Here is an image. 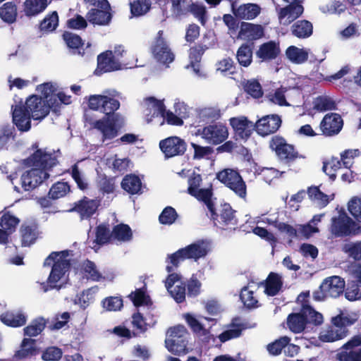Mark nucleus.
<instances>
[{
    "label": "nucleus",
    "instance_id": "f257e3e1",
    "mask_svg": "<svg viewBox=\"0 0 361 361\" xmlns=\"http://www.w3.org/2000/svg\"><path fill=\"white\" fill-rule=\"evenodd\" d=\"M34 152L24 161L25 165L30 168L21 175L20 182L25 190H32L41 185L49 177L50 169L56 165V157L47 149L33 145Z\"/></svg>",
    "mask_w": 361,
    "mask_h": 361
},
{
    "label": "nucleus",
    "instance_id": "f03ea898",
    "mask_svg": "<svg viewBox=\"0 0 361 361\" xmlns=\"http://www.w3.org/2000/svg\"><path fill=\"white\" fill-rule=\"evenodd\" d=\"M44 264L51 267L47 279V285L51 288L59 289L66 283L70 266V252L68 250L52 252L46 258Z\"/></svg>",
    "mask_w": 361,
    "mask_h": 361
},
{
    "label": "nucleus",
    "instance_id": "7ed1b4c3",
    "mask_svg": "<svg viewBox=\"0 0 361 361\" xmlns=\"http://www.w3.org/2000/svg\"><path fill=\"white\" fill-rule=\"evenodd\" d=\"M212 250V244L207 240H199L185 247L179 249L166 258V271L170 273L173 268L178 267L180 263L187 259H192L197 262L203 258Z\"/></svg>",
    "mask_w": 361,
    "mask_h": 361
},
{
    "label": "nucleus",
    "instance_id": "20e7f679",
    "mask_svg": "<svg viewBox=\"0 0 361 361\" xmlns=\"http://www.w3.org/2000/svg\"><path fill=\"white\" fill-rule=\"evenodd\" d=\"M360 231V226L343 211H339L331 219V232L336 237L355 235Z\"/></svg>",
    "mask_w": 361,
    "mask_h": 361
},
{
    "label": "nucleus",
    "instance_id": "39448f33",
    "mask_svg": "<svg viewBox=\"0 0 361 361\" xmlns=\"http://www.w3.org/2000/svg\"><path fill=\"white\" fill-rule=\"evenodd\" d=\"M216 178L232 190L238 197L245 199L247 195V186L237 170L224 169L216 173Z\"/></svg>",
    "mask_w": 361,
    "mask_h": 361
},
{
    "label": "nucleus",
    "instance_id": "423d86ee",
    "mask_svg": "<svg viewBox=\"0 0 361 361\" xmlns=\"http://www.w3.org/2000/svg\"><path fill=\"white\" fill-rule=\"evenodd\" d=\"M188 332L183 326H176L168 330L165 341L166 347L173 354L181 355L187 353Z\"/></svg>",
    "mask_w": 361,
    "mask_h": 361
},
{
    "label": "nucleus",
    "instance_id": "0eeeda50",
    "mask_svg": "<svg viewBox=\"0 0 361 361\" xmlns=\"http://www.w3.org/2000/svg\"><path fill=\"white\" fill-rule=\"evenodd\" d=\"M195 135L201 137L208 144L216 145L228 138V130L225 125L218 123L198 128Z\"/></svg>",
    "mask_w": 361,
    "mask_h": 361
},
{
    "label": "nucleus",
    "instance_id": "6e6552de",
    "mask_svg": "<svg viewBox=\"0 0 361 361\" xmlns=\"http://www.w3.org/2000/svg\"><path fill=\"white\" fill-rule=\"evenodd\" d=\"M88 106L90 109L110 115L118 109L120 103L118 100L106 95L93 94L89 97Z\"/></svg>",
    "mask_w": 361,
    "mask_h": 361
},
{
    "label": "nucleus",
    "instance_id": "1a4fd4ad",
    "mask_svg": "<svg viewBox=\"0 0 361 361\" xmlns=\"http://www.w3.org/2000/svg\"><path fill=\"white\" fill-rule=\"evenodd\" d=\"M23 106L35 120H41L45 118L49 113L51 108L48 101H45L35 94L30 96Z\"/></svg>",
    "mask_w": 361,
    "mask_h": 361
},
{
    "label": "nucleus",
    "instance_id": "9d476101",
    "mask_svg": "<svg viewBox=\"0 0 361 361\" xmlns=\"http://www.w3.org/2000/svg\"><path fill=\"white\" fill-rule=\"evenodd\" d=\"M152 52L154 59L163 64H169L173 61L174 54L163 37V32L159 31L152 46Z\"/></svg>",
    "mask_w": 361,
    "mask_h": 361
},
{
    "label": "nucleus",
    "instance_id": "9b49d317",
    "mask_svg": "<svg viewBox=\"0 0 361 361\" xmlns=\"http://www.w3.org/2000/svg\"><path fill=\"white\" fill-rule=\"evenodd\" d=\"M201 176L198 174H193L188 180V192L197 200L203 201L209 211L213 212V202L212 200V190L209 188H199Z\"/></svg>",
    "mask_w": 361,
    "mask_h": 361
},
{
    "label": "nucleus",
    "instance_id": "f8f14e48",
    "mask_svg": "<svg viewBox=\"0 0 361 361\" xmlns=\"http://www.w3.org/2000/svg\"><path fill=\"white\" fill-rule=\"evenodd\" d=\"M173 111L168 110L166 113V123L172 126H180L183 124V119L190 114V108L188 104L178 98L174 99Z\"/></svg>",
    "mask_w": 361,
    "mask_h": 361
},
{
    "label": "nucleus",
    "instance_id": "ddd939ff",
    "mask_svg": "<svg viewBox=\"0 0 361 361\" xmlns=\"http://www.w3.org/2000/svg\"><path fill=\"white\" fill-rule=\"evenodd\" d=\"M165 287L177 302H181L185 300V286L178 274L171 273L169 274L165 281Z\"/></svg>",
    "mask_w": 361,
    "mask_h": 361
},
{
    "label": "nucleus",
    "instance_id": "4468645a",
    "mask_svg": "<svg viewBox=\"0 0 361 361\" xmlns=\"http://www.w3.org/2000/svg\"><path fill=\"white\" fill-rule=\"evenodd\" d=\"M159 147L166 157H173L183 154L186 145L179 137L171 136L161 140Z\"/></svg>",
    "mask_w": 361,
    "mask_h": 361
},
{
    "label": "nucleus",
    "instance_id": "2eb2a0df",
    "mask_svg": "<svg viewBox=\"0 0 361 361\" xmlns=\"http://www.w3.org/2000/svg\"><path fill=\"white\" fill-rule=\"evenodd\" d=\"M281 123V120L278 115H267L256 121L255 128L259 135L266 136L275 133L279 128Z\"/></svg>",
    "mask_w": 361,
    "mask_h": 361
},
{
    "label": "nucleus",
    "instance_id": "dca6fc26",
    "mask_svg": "<svg viewBox=\"0 0 361 361\" xmlns=\"http://www.w3.org/2000/svg\"><path fill=\"white\" fill-rule=\"evenodd\" d=\"M229 124L232 127L237 139L247 140L252 134L255 126L245 116L232 117L229 119Z\"/></svg>",
    "mask_w": 361,
    "mask_h": 361
},
{
    "label": "nucleus",
    "instance_id": "f3484780",
    "mask_svg": "<svg viewBox=\"0 0 361 361\" xmlns=\"http://www.w3.org/2000/svg\"><path fill=\"white\" fill-rule=\"evenodd\" d=\"M343 119L338 114L329 113L324 116L321 123L320 128L322 133L327 136L338 134L342 129Z\"/></svg>",
    "mask_w": 361,
    "mask_h": 361
},
{
    "label": "nucleus",
    "instance_id": "a211bd4d",
    "mask_svg": "<svg viewBox=\"0 0 361 361\" xmlns=\"http://www.w3.org/2000/svg\"><path fill=\"white\" fill-rule=\"evenodd\" d=\"M116 117V116L113 114L106 115L103 118L94 123V128L102 134L103 140L116 137L118 131L115 127Z\"/></svg>",
    "mask_w": 361,
    "mask_h": 361
},
{
    "label": "nucleus",
    "instance_id": "6ab92c4d",
    "mask_svg": "<svg viewBox=\"0 0 361 361\" xmlns=\"http://www.w3.org/2000/svg\"><path fill=\"white\" fill-rule=\"evenodd\" d=\"M13 121L21 131H27L30 128L32 116L23 104L20 102L12 106Z\"/></svg>",
    "mask_w": 361,
    "mask_h": 361
},
{
    "label": "nucleus",
    "instance_id": "aec40b11",
    "mask_svg": "<svg viewBox=\"0 0 361 361\" xmlns=\"http://www.w3.org/2000/svg\"><path fill=\"white\" fill-rule=\"evenodd\" d=\"M270 147L281 159L293 160L298 157V152L295 151L293 147L287 144L282 137H273L270 142Z\"/></svg>",
    "mask_w": 361,
    "mask_h": 361
},
{
    "label": "nucleus",
    "instance_id": "412c9836",
    "mask_svg": "<svg viewBox=\"0 0 361 361\" xmlns=\"http://www.w3.org/2000/svg\"><path fill=\"white\" fill-rule=\"evenodd\" d=\"M321 288L330 298H337L344 290L345 281L340 276H330L323 281Z\"/></svg>",
    "mask_w": 361,
    "mask_h": 361
},
{
    "label": "nucleus",
    "instance_id": "4be33fe9",
    "mask_svg": "<svg viewBox=\"0 0 361 361\" xmlns=\"http://www.w3.org/2000/svg\"><path fill=\"white\" fill-rule=\"evenodd\" d=\"M97 71L111 72L121 68V65L113 54L112 51H107L98 56Z\"/></svg>",
    "mask_w": 361,
    "mask_h": 361
},
{
    "label": "nucleus",
    "instance_id": "5701e85b",
    "mask_svg": "<svg viewBox=\"0 0 361 361\" xmlns=\"http://www.w3.org/2000/svg\"><path fill=\"white\" fill-rule=\"evenodd\" d=\"M303 13V7L300 4L288 5L278 11L279 23L283 25H288Z\"/></svg>",
    "mask_w": 361,
    "mask_h": 361
},
{
    "label": "nucleus",
    "instance_id": "b1692460",
    "mask_svg": "<svg viewBox=\"0 0 361 361\" xmlns=\"http://www.w3.org/2000/svg\"><path fill=\"white\" fill-rule=\"evenodd\" d=\"M232 11L235 17L243 20H252L261 13V7L256 4H245L238 7L232 5Z\"/></svg>",
    "mask_w": 361,
    "mask_h": 361
},
{
    "label": "nucleus",
    "instance_id": "393cba45",
    "mask_svg": "<svg viewBox=\"0 0 361 361\" xmlns=\"http://www.w3.org/2000/svg\"><path fill=\"white\" fill-rule=\"evenodd\" d=\"M258 288V283L250 282L247 286L242 288L240 299L244 305L247 308H255L258 307V300L257 296L255 295V293Z\"/></svg>",
    "mask_w": 361,
    "mask_h": 361
},
{
    "label": "nucleus",
    "instance_id": "a878e982",
    "mask_svg": "<svg viewBox=\"0 0 361 361\" xmlns=\"http://www.w3.org/2000/svg\"><path fill=\"white\" fill-rule=\"evenodd\" d=\"M211 212L212 217L219 224H234V212L228 204H221L217 212L213 207V212Z\"/></svg>",
    "mask_w": 361,
    "mask_h": 361
},
{
    "label": "nucleus",
    "instance_id": "bb28decb",
    "mask_svg": "<svg viewBox=\"0 0 361 361\" xmlns=\"http://www.w3.org/2000/svg\"><path fill=\"white\" fill-rule=\"evenodd\" d=\"M310 199L320 207H326L334 198V192L324 193L319 187H310L307 191Z\"/></svg>",
    "mask_w": 361,
    "mask_h": 361
},
{
    "label": "nucleus",
    "instance_id": "cd10ccee",
    "mask_svg": "<svg viewBox=\"0 0 361 361\" xmlns=\"http://www.w3.org/2000/svg\"><path fill=\"white\" fill-rule=\"evenodd\" d=\"M99 204V202L97 200L84 198L76 204L74 210L80 214L82 219H87L95 213Z\"/></svg>",
    "mask_w": 361,
    "mask_h": 361
},
{
    "label": "nucleus",
    "instance_id": "c85d7f7f",
    "mask_svg": "<svg viewBox=\"0 0 361 361\" xmlns=\"http://www.w3.org/2000/svg\"><path fill=\"white\" fill-rule=\"evenodd\" d=\"M264 35L263 27L260 25H255L248 23L242 24L239 36L248 40L257 39L262 37Z\"/></svg>",
    "mask_w": 361,
    "mask_h": 361
},
{
    "label": "nucleus",
    "instance_id": "c756f323",
    "mask_svg": "<svg viewBox=\"0 0 361 361\" xmlns=\"http://www.w3.org/2000/svg\"><path fill=\"white\" fill-rule=\"evenodd\" d=\"M346 335V329L333 324L320 332L319 338L324 342H333L345 337Z\"/></svg>",
    "mask_w": 361,
    "mask_h": 361
},
{
    "label": "nucleus",
    "instance_id": "7c9ffc66",
    "mask_svg": "<svg viewBox=\"0 0 361 361\" xmlns=\"http://www.w3.org/2000/svg\"><path fill=\"white\" fill-rule=\"evenodd\" d=\"M280 52L279 46L275 42H269L260 46L256 53L258 58L262 61L275 59Z\"/></svg>",
    "mask_w": 361,
    "mask_h": 361
},
{
    "label": "nucleus",
    "instance_id": "2f4dec72",
    "mask_svg": "<svg viewBox=\"0 0 361 361\" xmlns=\"http://www.w3.org/2000/svg\"><path fill=\"white\" fill-rule=\"evenodd\" d=\"M108 10L109 8H93L87 13V19L93 24L106 25L111 18Z\"/></svg>",
    "mask_w": 361,
    "mask_h": 361
},
{
    "label": "nucleus",
    "instance_id": "473e14b6",
    "mask_svg": "<svg viewBox=\"0 0 361 361\" xmlns=\"http://www.w3.org/2000/svg\"><path fill=\"white\" fill-rule=\"evenodd\" d=\"M309 49L299 48L295 46L289 47L286 51L287 58L293 63L301 64L305 63L309 56Z\"/></svg>",
    "mask_w": 361,
    "mask_h": 361
},
{
    "label": "nucleus",
    "instance_id": "72a5a7b5",
    "mask_svg": "<svg viewBox=\"0 0 361 361\" xmlns=\"http://www.w3.org/2000/svg\"><path fill=\"white\" fill-rule=\"evenodd\" d=\"M283 285L281 276L276 273H271L268 276L265 285L264 293L270 296L276 295Z\"/></svg>",
    "mask_w": 361,
    "mask_h": 361
},
{
    "label": "nucleus",
    "instance_id": "f704fd0d",
    "mask_svg": "<svg viewBox=\"0 0 361 361\" xmlns=\"http://www.w3.org/2000/svg\"><path fill=\"white\" fill-rule=\"evenodd\" d=\"M18 8L13 2H6L0 7V18L6 23L12 24L16 21Z\"/></svg>",
    "mask_w": 361,
    "mask_h": 361
},
{
    "label": "nucleus",
    "instance_id": "c9c22d12",
    "mask_svg": "<svg viewBox=\"0 0 361 361\" xmlns=\"http://www.w3.org/2000/svg\"><path fill=\"white\" fill-rule=\"evenodd\" d=\"M1 321L11 327H18L24 325L27 317L21 312H6L1 315Z\"/></svg>",
    "mask_w": 361,
    "mask_h": 361
},
{
    "label": "nucleus",
    "instance_id": "e433bc0d",
    "mask_svg": "<svg viewBox=\"0 0 361 361\" xmlns=\"http://www.w3.org/2000/svg\"><path fill=\"white\" fill-rule=\"evenodd\" d=\"M133 238V232L129 226L123 224L116 225L111 232V238L119 242H128Z\"/></svg>",
    "mask_w": 361,
    "mask_h": 361
},
{
    "label": "nucleus",
    "instance_id": "4c0bfd02",
    "mask_svg": "<svg viewBox=\"0 0 361 361\" xmlns=\"http://www.w3.org/2000/svg\"><path fill=\"white\" fill-rule=\"evenodd\" d=\"M98 290V286H95L84 290L76 297L75 303L78 304L82 308L85 309L93 302Z\"/></svg>",
    "mask_w": 361,
    "mask_h": 361
},
{
    "label": "nucleus",
    "instance_id": "58836bf2",
    "mask_svg": "<svg viewBox=\"0 0 361 361\" xmlns=\"http://www.w3.org/2000/svg\"><path fill=\"white\" fill-rule=\"evenodd\" d=\"M82 270L84 276L87 279L99 281L104 279L93 262L89 260L85 261L82 264Z\"/></svg>",
    "mask_w": 361,
    "mask_h": 361
},
{
    "label": "nucleus",
    "instance_id": "ea45409f",
    "mask_svg": "<svg viewBox=\"0 0 361 361\" xmlns=\"http://www.w3.org/2000/svg\"><path fill=\"white\" fill-rule=\"evenodd\" d=\"M307 322L302 313L292 314L289 315L287 321L290 330L294 333H300L304 330Z\"/></svg>",
    "mask_w": 361,
    "mask_h": 361
},
{
    "label": "nucleus",
    "instance_id": "a19ab883",
    "mask_svg": "<svg viewBox=\"0 0 361 361\" xmlns=\"http://www.w3.org/2000/svg\"><path fill=\"white\" fill-rule=\"evenodd\" d=\"M143 104L146 107V111L151 113L152 111H155L158 113H164V116L166 117L168 110H166L164 99H159L154 97H148L144 99Z\"/></svg>",
    "mask_w": 361,
    "mask_h": 361
},
{
    "label": "nucleus",
    "instance_id": "79ce46f5",
    "mask_svg": "<svg viewBox=\"0 0 361 361\" xmlns=\"http://www.w3.org/2000/svg\"><path fill=\"white\" fill-rule=\"evenodd\" d=\"M292 33L299 38L308 37L312 33V25L307 20H298L293 25Z\"/></svg>",
    "mask_w": 361,
    "mask_h": 361
},
{
    "label": "nucleus",
    "instance_id": "37998d69",
    "mask_svg": "<svg viewBox=\"0 0 361 361\" xmlns=\"http://www.w3.org/2000/svg\"><path fill=\"white\" fill-rule=\"evenodd\" d=\"M122 188L130 194H137L141 190L142 183L135 175L126 176L122 181Z\"/></svg>",
    "mask_w": 361,
    "mask_h": 361
},
{
    "label": "nucleus",
    "instance_id": "c03bdc74",
    "mask_svg": "<svg viewBox=\"0 0 361 361\" xmlns=\"http://www.w3.org/2000/svg\"><path fill=\"white\" fill-rule=\"evenodd\" d=\"M47 0H26L25 12L27 16H35L42 12L47 6Z\"/></svg>",
    "mask_w": 361,
    "mask_h": 361
},
{
    "label": "nucleus",
    "instance_id": "a18cd8bd",
    "mask_svg": "<svg viewBox=\"0 0 361 361\" xmlns=\"http://www.w3.org/2000/svg\"><path fill=\"white\" fill-rule=\"evenodd\" d=\"M202 52L200 49L193 47L190 50V66L193 70L195 74L198 77H205L206 74L201 71L200 67V61L201 59Z\"/></svg>",
    "mask_w": 361,
    "mask_h": 361
},
{
    "label": "nucleus",
    "instance_id": "49530a36",
    "mask_svg": "<svg viewBox=\"0 0 361 361\" xmlns=\"http://www.w3.org/2000/svg\"><path fill=\"white\" fill-rule=\"evenodd\" d=\"M151 6L150 0H135L130 3V12L133 16H140L147 13Z\"/></svg>",
    "mask_w": 361,
    "mask_h": 361
},
{
    "label": "nucleus",
    "instance_id": "de8ad7c7",
    "mask_svg": "<svg viewBox=\"0 0 361 361\" xmlns=\"http://www.w3.org/2000/svg\"><path fill=\"white\" fill-rule=\"evenodd\" d=\"M59 23V16L56 11L46 16V17L41 22L39 28L40 30L45 32L54 31Z\"/></svg>",
    "mask_w": 361,
    "mask_h": 361
},
{
    "label": "nucleus",
    "instance_id": "09e8293b",
    "mask_svg": "<svg viewBox=\"0 0 361 361\" xmlns=\"http://www.w3.org/2000/svg\"><path fill=\"white\" fill-rule=\"evenodd\" d=\"M58 88L57 83L48 82L37 85L36 90L44 97L43 99L49 103L51 101L52 95L58 90Z\"/></svg>",
    "mask_w": 361,
    "mask_h": 361
},
{
    "label": "nucleus",
    "instance_id": "8fccbe9b",
    "mask_svg": "<svg viewBox=\"0 0 361 361\" xmlns=\"http://www.w3.org/2000/svg\"><path fill=\"white\" fill-rule=\"evenodd\" d=\"M198 116L203 120H217L221 116V111L217 106H204L198 109Z\"/></svg>",
    "mask_w": 361,
    "mask_h": 361
},
{
    "label": "nucleus",
    "instance_id": "3c124183",
    "mask_svg": "<svg viewBox=\"0 0 361 361\" xmlns=\"http://www.w3.org/2000/svg\"><path fill=\"white\" fill-rule=\"evenodd\" d=\"M238 63L243 66H248L252 59V51L250 46L242 45L238 50L236 54Z\"/></svg>",
    "mask_w": 361,
    "mask_h": 361
},
{
    "label": "nucleus",
    "instance_id": "603ef678",
    "mask_svg": "<svg viewBox=\"0 0 361 361\" xmlns=\"http://www.w3.org/2000/svg\"><path fill=\"white\" fill-rule=\"evenodd\" d=\"M70 191V187L67 183L58 182L49 190V196L56 200L64 197Z\"/></svg>",
    "mask_w": 361,
    "mask_h": 361
},
{
    "label": "nucleus",
    "instance_id": "864d4df0",
    "mask_svg": "<svg viewBox=\"0 0 361 361\" xmlns=\"http://www.w3.org/2000/svg\"><path fill=\"white\" fill-rule=\"evenodd\" d=\"M45 325L46 322L43 318H37L24 329L25 334L29 336H36L44 330Z\"/></svg>",
    "mask_w": 361,
    "mask_h": 361
},
{
    "label": "nucleus",
    "instance_id": "5fc2aeb1",
    "mask_svg": "<svg viewBox=\"0 0 361 361\" xmlns=\"http://www.w3.org/2000/svg\"><path fill=\"white\" fill-rule=\"evenodd\" d=\"M18 223V219L8 213L0 216V227L10 233L15 231Z\"/></svg>",
    "mask_w": 361,
    "mask_h": 361
},
{
    "label": "nucleus",
    "instance_id": "6e6d98bb",
    "mask_svg": "<svg viewBox=\"0 0 361 361\" xmlns=\"http://www.w3.org/2000/svg\"><path fill=\"white\" fill-rule=\"evenodd\" d=\"M35 351V341L31 338H24L21 348L16 353V357L18 358H25L32 355Z\"/></svg>",
    "mask_w": 361,
    "mask_h": 361
},
{
    "label": "nucleus",
    "instance_id": "4d7b16f0",
    "mask_svg": "<svg viewBox=\"0 0 361 361\" xmlns=\"http://www.w3.org/2000/svg\"><path fill=\"white\" fill-rule=\"evenodd\" d=\"M302 313L305 316L307 322L314 324H321L323 322V316L310 306H303Z\"/></svg>",
    "mask_w": 361,
    "mask_h": 361
},
{
    "label": "nucleus",
    "instance_id": "13d9d810",
    "mask_svg": "<svg viewBox=\"0 0 361 361\" xmlns=\"http://www.w3.org/2000/svg\"><path fill=\"white\" fill-rule=\"evenodd\" d=\"M360 155V152L357 149H346L341 153V161L345 169H350L353 164L354 159Z\"/></svg>",
    "mask_w": 361,
    "mask_h": 361
},
{
    "label": "nucleus",
    "instance_id": "bf43d9fd",
    "mask_svg": "<svg viewBox=\"0 0 361 361\" xmlns=\"http://www.w3.org/2000/svg\"><path fill=\"white\" fill-rule=\"evenodd\" d=\"M285 89H278L274 92L269 93L267 95L269 101L279 106H290L287 102Z\"/></svg>",
    "mask_w": 361,
    "mask_h": 361
},
{
    "label": "nucleus",
    "instance_id": "052dcab7",
    "mask_svg": "<svg viewBox=\"0 0 361 361\" xmlns=\"http://www.w3.org/2000/svg\"><path fill=\"white\" fill-rule=\"evenodd\" d=\"M342 250L355 259H361V241L345 243Z\"/></svg>",
    "mask_w": 361,
    "mask_h": 361
},
{
    "label": "nucleus",
    "instance_id": "680f3d73",
    "mask_svg": "<svg viewBox=\"0 0 361 361\" xmlns=\"http://www.w3.org/2000/svg\"><path fill=\"white\" fill-rule=\"evenodd\" d=\"M129 297L135 306L148 305L151 303L149 296L142 289H137Z\"/></svg>",
    "mask_w": 361,
    "mask_h": 361
},
{
    "label": "nucleus",
    "instance_id": "e2e57ef3",
    "mask_svg": "<svg viewBox=\"0 0 361 361\" xmlns=\"http://www.w3.org/2000/svg\"><path fill=\"white\" fill-rule=\"evenodd\" d=\"M342 163L338 158H331L327 162L324 163L323 169L324 171L329 176L331 179L336 178L335 173L341 169Z\"/></svg>",
    "mask_w": 361,
    "mask_h": 361
},
{
    "label": "nucleus",
    "instance_id": "0e129e2a",
    "mask_svg": "<svg viewBox=\"0 0 361 361\" xmlns=\"http://www.w3.org/2000/svg\"><path fill=\"white\" fill-rule=\"evenodd\" d=\"M290 339L288 336H283L276 340L273 343H269L267 348L269 353L272 355H279L282 350H284V346Z\"/></svg>",
    "mask_w": 361,
    "mask_h": 361
},
{
    "label": "nucleus",
    "instance_id": "69168bd1",
    "mask_svg": "<svg viewBox=\"0 0 361 361\" xmlns=\"http://www.w3.org/2000/svg\"><path fill=\"white\" fill-rule=\"evenodd\" d=\"M63 39L67 46L72 49L78 50V54L82 55L83 54L80 51V46L82 45L81 38L73 33L65 32L63 35Z\"/></svg>",
    "mask_w": 361,
    "mask_h": 361
},
{
    "label": "nucleus",
    "instance_id": "338daca9",
    "mask_svg": "<svg viewBox=\"0 0 361 361\" xmlns=\"http://www.w3.org/2000/svg\"><path fill=\"white\" fill-rule=\"evenodd\" d=\"M348 209L354 218L361 222V197L351 198L348 203Z\"/></svg>",
    "mask_w": 361,
    "mask_h": 361
},
{
    "label": "nucleus",
    "instance_id": "774afa93",
    "mask_svg": "<svg viewBox=\"0 0 361 361\" xmlns=\"http://www.w3.org/2000/svg\"><path fill=\"white\" fill-rule=\"evenodd\" d=\"M337 359L339 361H361V349L341 351L337 354Z\"/></svg>",
    "mask_w": 361,
    "mask_h": 361
}]
</instances>
